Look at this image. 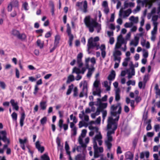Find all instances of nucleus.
<instances>
[{
	"mask_svg": "<svg viewBox=\"0 0 160 160\" xmlns=\"http://www.w3.org/2000/svg\"><path fill=\"white\" fill-rule=\"evenodd\" d=\"M146 83L143 82L141 81L139 82L138 83V87L139 88H144L145 86Z\"/></svg>",
	"mask_w": 160,
	"mask_h": 160,
	"instance_id": "obj_47",
	"label": "nucleus"
},
{
	"mask_svg": "<svg viewBox=\"0 0 160 160\" xmlns=\"http://www.w3.org/2000/svg\"><path fill=\"white\" fill-rule=\"evenodd\" d=\"M37 44L38 47L40 48H42L43 47L44 42H42L40 40L38 39L37 41Z\"/></svg>",
	"mask_w": 160,
	"mask_h": 160,
	"instance_id": "obj_37",
	"label": "nucleus"
},
{
	"mask_svg": "<svg viewBox=\"0 0 160 160\" xmlns=\"http://www.w3.org/2000/svg\"><path fill=\"white\" fill-rule=\"evenodd\" d=\"M159 149H160V145L155 146L153 148V151L154 152H158Z\"/></svg>",
	"mask_w": 160,
	"mask_h": 160,
	"instance_id": "obj_62",
	"label": "nucleus"
},
{
	"mask_svg": "<svg viewBox=\"0 0 160 160\" xmlns=\"http://www.w3.org/2000/svg\"><path fill=\"white\" fill-rule=\"evenodd\" d=\"M120 90L119 89L116 90L115 92V100L117 101H119L120 99Z\"/></svg>",
	"mask_w": 160,
	"mask_h": 160,
	"instance_id": "obj_31",
	"label": "nucleus"
},
{
	"mask_svg": "<svg viewBox=\"0 0 160 160\" xmlns=\"http://www.w3.org/2000/svg\"><path fill=\"white\" fill-rule=\"evenodd\" d=\"M110 119L108 123L107 128L108 131L107 133V139L105 141V143L107 146L108 149L110 150L112 146L111 142L112 141V138L111 134L114 133V131L117 127V124L115 123H111Z\"/></svg>",
	"mask_w": 160,
	"mask_h": 160,
	"instance_id": "obj_1",
	"label": "nucleus"
},
{
	"mask_svg": "<svg viewBox=\"0 0 160 160\" xmlns=\"http://www.w3.org/2000/svg\"><path fill=\"white\" fill-rule=\"evenodd\" d=\"M77 128H74L71 129L72 135L73 136H75L76 135L77 133Z\"/></svg>",
	"mask_w": 160,
	"mask_h": 160,
	"instance_id": "obj_58",
	"label": "nucleus"
},
{
	"mask_svg": "<svg viewBox=\"0 0 160 160\" xmlns=\"http://www.w3.org/2000/svg\"><path fill=\"white\" fill-rule=\"evenodd\" d=\"M132 12L131 9H128L124 11L123 8H122L120 10L119 13V16L120 18L122 17L123 18L128 17Z\"/></svg>",
	"mask_w": 160,
	"mask_h": 160,
	"instance_id": "obj_9",
	"label": "nucleus"
},
{
	"mask_svg": "<svg viewBox=\"0 0 160 160\" xmlns=\"http://www.w3.org/2000/svg\"><path fill=\"white\" fill-rule=\"evenodd\" d=\"M99 38L98 37H96L94 38L92 37L90 38L88 41V48H98V45L99 43L98 41H99Z\"/></svg>",
	"mask_w": 160,
	"mask_h": 160,
	"instance_id": "obj_7",
	"label": "nucleus"
},
{
	"mask_svg": "<svg viewBox=\"0 0 160 160\" xmlns=\"http://www.w3.org/2000/svg\"><path fill=\"white\" fill-rule=\"evenodd\" d=\"M92 93L94 95H98L99 97L101 96V90L99 87H93Z\"/></svg>",
	"mask_w": 160,
	"mask_h": 160,
	"instance_id": "obj_16",
	"label": "nucleus"
},
{
	"mask_svg": "<svg viewBox=\"0 0 160 160\" xmlns=\"http://www.w3.org/2000/svg\"><path fill=\"white\" fill-rule=\"evenodd\" d=\"M127 84L128 86L130 85L134 86L135 84V81L134 80H129L127 82Z\"/></svg>",
	"mask_w": 160,
	"mask_h": 160,
	"instance_id": "obj_48",
	"label": "nucleus"
},
{
	"mask_svg": "<svg viewBox=\"0 0 160 160\" xmlns=\"http://www.w3.org/2000/svg\"><path fill=\"white\" fill-rule=\"evenodd\" d=\"M78 95V89L76 87H75L73 89V96L77 97Z\"/></svg>",
	"mask_w": 160,
	"mask_h": 160,
	"instance_id": "obj_57",
	"label": "nucleus"
},
{
	"mask_svg": "<svg viewBox=\"0 0 160 160\" xmlns=\"http://www.w3.org/2000/svg\"><path fill=\"white\" fill-rule=\"evenodd\" d=\"M107 156L108 158H110L111 160L113 159V154L112 153L108 152L107 154Z\"/></svg>",
	"mask_w": 160,
	"mask_h": 160,
	"instance_id": "obj_64",
	"label": "nucleus"
},
{
	"mask_svg": "<svg viewBox=\"0 0 160 160\" xmlns=\"http://www.w3.org/2000/svg\"><path fill=\"white\" fill-rule=\"evenodd\" d=\"M84 138L79 137L78 138V142L79 144L81 145V147L84 149H85L87 146V144L89 143V138L88 137H87L84 139V141H83Z\"/></svg>",
	"mask_w": 160,
	"mask_h": 160,
	"instance_id": "obj_10",
	"label": "nucleus"
},
{
	"mask_svg": "<svg viewBox=\"0 0 160 160\" xmlns=\"http://www.w3.org/2000/svg\"><path fill=\"white\" fill-rule=\"evenodd\" d=\"M80 87L83 86L82 90L84 92H88V83L86 81H82L79 84Z\"/></svg>",
	"mask_w": 160,
	"mask_h": 160,
	"instance_id": "obj_22",
	"label": "nucleus"
},
{
	"mask_svg": "<svg viewBox=\"0 0 160 160\" xmlns=\"http://www.w3.org/2000/svg\"><path fill=\"white\" fill-rule=\"evenodd\" d=\"M1 140H2L4 142L6 143L7 144H5L3 146V149L4 150V149L8 148V145L10 143L9 139L7 137V133L5 131H0V147L2 145L1 142Z\"/></svg>",
	"mask_w": 160,
	"mask_h": 160,
	"instance_id": "obj_6",
	"label": "nucleus"
},
{
	"mask_svg": "<svg viewBox=\"0 0 160 160\" xmlns=\"http://www.w3.org/2000/svg\"><path fill=\"white\" fill-rule=\"evenodd\" d=\"M121 107L120 103H118L116 106L112 105L111 108V116L108 117V123L109 120L110 119L111 123H115L117 124V122L118 120L119 115L121 113Z\"/></svg>",
	"mask_w": 160,
	"mask_h": 160,
	"instance_id": "obj_4",
	"label": "nucleus"
},
{
	"mask_svg": "<svg viewBox=\"0 0 160 160\" xmlns=\"http://www.w3.org/2000/svg\"><path fill=\"white\" fill-rule=\"evenodd\" d=\"M22 7L24 8V9L25 10H27L28 9V3L26 2H24L22 5Z\"/></svg>",
	"mask_w": 160,
	"mask_h": 160,
	"instance_id": "obj_59",
	"label": "nucleus"
},
{
	"mask_svg": "<svg viewBox=\"0 0 160 160\" xmlns=\"http://www.w3.org/2000/svg\"><path fill=\"white\" fill-rule=\"evenodd\" d=\"M157 30L158 28H153L151 32V39L152 41H154L156 39Z\"/></svg>",
	"mask_w": 160,
	"mask_h": 160,
	"instance_id": "obj_14",
	"label": "nucleus"
},
{
	"mask_svg": "<svg viewBox=\"0 0 160 160\" xmlns=\"http://www.w3.org/2000/svg\"><path fill=\"white\" fill-rule=\"evenodd\" d=\"M97 102L98 104V105L99 107V108H100L101 109L102 108H106L107 106V104L106 103H102L101 102V100L99 98H98L97 99Z\"/></svg>",
	"mask_w": 160,
	"mask_h": 160,
	"instance_id": "obj_25",
	"label": "nucleus"
},
{
	"mask_svg": "<svg viewBox=\"0 0 160 160\" xmlns=\"http://www.w3.org/2000/svg\"><path fill=\"white\" fill-rule=\"evenodd\" d=\"M102 136L101 133L96 134L93 139V148L94 149V157L95 158H98L100 156L99 153L103 152V149L102 147H98L97 146L98 142L99 146L102 145Z\"/></svg>",
	"mask_w": 160,
	"mask_h": 160,
	"instance_id": "obj_2",
	"label": "nucleus"
},
{
	"mask_svg": "<svg viewBox=\"0 0 160 160\" xmlns=\"http://www.w3.org/2000/svg\"><path fill=\"white\" fill-rule=\"evenodd\" d=\"M6 85L5 82L2 81H0V87L3 89H5Z\"/></svg>",
	"mask_w": 160,
	"mask_h": 160,
	"instance_id": "obj_43",
	"label": "nucleus"
},
{
	"mask_svg": "<svg viewBox=\"0 0 160 160\" xmlns=\"http://www.w3.org/2000/svg\"><path fill=\"white\" fill-rule=\"evenodd\" d=\"M41 158L42 160H50L49 157L48 155L46 154H44L41 156ZM34 160H38V158H35Z\"/></svg>",
	"mask_w": 160,
	"mask_h": 160,
	"instance_id": "obj_35",
	"label": "nucleus"
},
{
	"mask_svg": "<svg viewBox=\"0 0 160 160\" xmlns=\"http://www.w3.org/2000/svg\"><path fill=\"white\" fill-rule=\"evenodd\" d=\"M149 79V75L148 74L145 75L144 77L143 81L144 82L146 83V82Z\"/></svg>",
	"mask_w": 160,
	"mask_h": 160,
	"instance_id": "obj_61",
	"label": "nucleus"
},
{
	"mask_svg": "<svg viewBox=\"0 0 160 160\" xmlns=\"http://www.w3.org/2000/svg\"><path fill=\"white\" fill-rule=\"evenodd\" d=\"M85 156H82L81 155L79 154L76 156L75 160H83L84 159Z\"/></svg>",
	"mask_w": 160,
	"mask_h": 160,
	"instance_id": "obj_46",
	"label": "nucleus"
},
{
	"mask_svg": "<svg viewBox=\"0 0 160 160\" xmlns=\"http://www.w3.org/2000/svg\"><path fill=\"white\" fill-rule=\"evenodd\" d=\"M98 48H96V49L98 50L100 49L101 51H105L106 47L105 45L104 44H102L100 46L99 45V43L98 45Z\"/></svg>",
	"mask_w": 160,
	"mask_h": 160,
	"instance_id": "obj_34",
	"label": "nucleus"
},
{
	"mask_svg": "<svg viewBox=\"0 0 160 160\" xmlns=\"http://www.w3.org/2000/svg\"><path fill=\"white\" fill-rule=\"evenodd\" d=\"M133 26V24L130 22H126L124 24V26L126 28H129Z\"/></svg>",
	"mask_w": 160,
	"mask_h": 160,
	"instance_id": "obj_56",
	"label": "nucleus"
},
{
	"mask_svg": "<svg viewBox=\"0 0 160 160\" xmlns=\"http://www.w3.org/2000/svg\"><path fill=\"white\" fill-rule=\"evenodd\" d=\"M27 140V138H25L24 139H22L21 138L19 139V142L21 144H24L26 143Z\"/></svg>",
	"mask_w": 160,
	"mask_h": 160,
	"instance_id": "obj_55",
	"label": "nucleus"
},
{
	"mask_svg": "<svg viewBox=\"0 0 160 160\" xmlns=\"http://www.w3.org/2000/svg\"><path fill=\"white\" fill-rule=\"evenodd\" d=\"M124 6L125 8H128V7H133L135 6V3L132 2H125Z\"/></svg>",
	"mask_w": 160,
	"mask_h": 160,
	"instance_id": "obj_30",
	"label": "nucleus"
},
{
	"mask_svg": "<svg viewBox=\"0 0 160 160\" xmlns=\"http://www.w3.org/2000/svg\"><path fill=\"white\" fill-rule=\"evenodd\" d=\"M73 88V84H72L71 85H70L69 86L68 88V89L66 93L67 95H69L71 93L72 89Z\"/></svg>",
	"mask_w": 160,
	"mask_h": 160,
	"instance_id": "obj_42",
	"label": "nucleus"
},
{
	"mask_svg": "<svg viewBox=\"0 0 160 160\" xmlns=\"http://www.w3.org/2000/svg\"><path fill=\"white\" fill-rule=\"evenodd\" d=\"M60 39V37L58 35H56L55 37V40H54V46L52 48V50H51V52L52 51H53L54 50L55 48L57 47L58 45V44L59 43V41Z\"/></svg>",
	"mask_w": 160,
	"mask_h": 160,
	"instance_id": "obj_18",
	"label": "nucleus"
},
{
	"mask_svg": "<svg viewBox=\"0 0 160 160\" xmlns=\"http://www.w3.org/2000/svg\"><path fill=\"white\" fill-rule=\"evenodd\" d=\"M102 84L106 88L107 91H109L110 90V85H108V82L107 81H105L103 82Z\"/></svg>",
	"mask_w": 160,
	"mask_h": 160,
	"instance_id": "obj_36",
	"label": "nucleus"
},
{
	"mask_svg": "<svg viewBox=\"0 0 160 160\" xmlns=\"http://www.w3.org/2000/svg\"><path fill=\"white\" fill-rule=\"evenodd\" d=\"M129 20L133 25L134 24H137L138 23L139 18L138 17H135L134 16H132L129 18Z\"/></svg>",
	"mask_w": 160,
	"mask_h": 160,
	"instance_id": "obj_21",
	"label": "nucleus"
},
{
	"mask_svg": "<svg viewBox=\"0 0 160 160\" xmlns=\"http://www.w3.org/2000/svg\"><path fill=\"white\" fill-rule=\"evenodd\" d=\"M70 118L71 120H73V122L74 123H76L77 122V120L76 117L74 116L72 114L70 115Z\"/></svg>",
	"mask_w": 160,
	"mask_h": 160,
	"instance_id": "obj_52",
	"label": "nucleus"
},
{
	"mask_svg": "<svg viewBox=\"0 0 160 160\" xmlns=\"http://www.w3.org/2000/svg\"><path fill=\"white\" fill-rule=\"evenodd\" d=\"M12 34L13 35L17 37L18 38L20 33L18 31L16 30H13L12 31Z\"/></svg>",
	"mask_w": 160,
	"mask_h": 160,
	"instance_id": "obj_49",
	"label": "nucleus"
},
{
	"mask_svg": "<svg viewBox=\"0 0 160 160\" xmlns=\"http://www.w3.org/2000/svg\"><path fill=\"white\" fill-rule=\"evenodd\" d=\"M100 84V80L98 78H97L93 83V87L97 88V87H99V86Z\"/></svg>",
	"mask_w": 160,
	"mask_h": 160,
	"instance_id": "obj_33",
	"label": "nucleus"
},
{
	"mask_svg": "<svg viewBox=\"0 0 160 160\" xmlns=\"http://www.w3.org/2000/svg\"><path fill=\"white\" fill-rule=\"evenodd\" d=\"M47 121V118L46 117L43 118L40 120L41 123L42 125H44L46 123Z\"/></svg>",
	"mask_w": 160,
	"mask_h": 160,
	"instance_id": "obj_53",
	"label": "nucleus"
},
{
	"mask_svg": "<svg viewBox=\"0 0 160 160\" xmlns=\"http://www.w3.org/2000/svg\"><path fill=\"white\" fill-rule=\"evenodd\" d=\"M67 33L69 37V41H73L74 37L73 35L72 34L71 32H67Z\"/></svg>",
	"mask_w": 160,
	"mask_h": 160,
	"instance_id": "obj_50",
	"label": "nucleus"
},
{
	"mask_svg": "<svg viewBox=\"0 0 160 160\" xmlns=\"http://www.w3.org/2000/svg\"><path fill=\"white\" fill-rule=\"evenodd\" d=\"M95 68L93 67H92V68H88V71L87 74V78H90Z\"/></svg>",
	"mask_w": 160,
	"mask_h": 160,
	"instance_id": "obj_26",
	"label": "nucleus"
},
{
	"mask_svg": "<svg viewBox=\"0 0 160 160\" xmlns=\"http://www.w3.org/2000/svg\"><path fill=\"white\" fill-rule=\"evenodd\" d=\"M81 113L82 114H79V117L86 122H88L89 120V116L85 113L83 111H82Z\"/></svg>",
	"mask_w": 160,
	"mask_h": 160,
	"instance_id": "obj_15",
	"label": "nucleus"
},
{
	"mask_svg": "<svg viewBox=\"0 0 160 160\" xmlns=\"http://www.w3.org/2000/svg\"><path fill=\"white\" fill-rule=\"evenodd\" d=\"M18 38L22 40H25L26 38V36L24 34H19Z\"/></svg>",
	"mask_w": 160,
	"mask_h": 160,
	"instance_id": "obj_40",
	"label": "nucleus"
},
{
	"mask_svg": "<svg viewBox=\"0 0 160 160\" xmlns=\"http://www.w3.org/2000/svg\"><path fill=\"white\" fill-rule=\"evenodd\" d=\"M84 22L90 32H92L94 31V27L96 28L98 32H99L101 29V25L98 23L95 20L91 19L89 16L86 17L84 19Z\"/></svg>",
	"mask_w": 160,
	"mask_h": 160,
	"instance_id": "obj_5",
	"label": "nucleus"
},
{
	"mask_svg": "<svg viewBox=\"0 0 160 160\" xmlns=\"http://www.w3.org/2000/svg\"><path fill=\"white\" fill-rule=\"evenodd\" d=\"M82 54L81 53L78 54L77 57V62L78 67H80L82 66L83 64L82 62Z\"/></svg>",
	"mask_w": 160,
	"mask_h": 160,
	"instance_id": "obj_23",
	"label": "nucleus"
},
{
	"mask_svg": "<svg viewBox=\"0 0 160 160\" xmlns=\"http://www.w3.org/2000/svg\"><path fill=\"white\" fill-rule=\"evenodd\" d=\"M139 40V37L135 36L134 39L131 41L129 43L130 45L135 47H137L138 44Z\"/></svg>",
	"mask_w": 160,
	"mask_h": 160,
	"instance_id": "obj_13",
	"label": "nucleus"
},
{
	"mask_svg": "<svg viewBox=\"0 0 160 160\" xmlns=\"http://www.w3.org/2000/svg\"><path fill=\"white\" fill-rule=\"evenodd\" d=\"M10 102L13 109L16 111H18V110L19 107L18 105V103L17 102H16L14 99H12L11 100Z\"/></svg>",
	"mask_w": 160,
	"mask_h": 160,
	"instance_id": "obj_20",
	"label": "nucleus"
},
{
	"mask_svg": "<svg viewBox=\"0 0 160 160\" xmlns=\"http://www.w3.org/2000/svg\"><path fill=\"white\" fill-rule=\"evenodd\" d=\"M154 89L156 95L160 96V89L159 88L158 85L157 84L155 85Z\"/></svg>",
	"mask_w": 160,
	"mask_h": 160,
	"instance_id": "obj_38",
	"label": "nucleus"
},
{
	"mask_svg": "<svg viewBox=\"0 0 160 160\" xmlns=\"http://www.w3.org/2000/svg\"><path fill=\"white\" fill-rule=\"evenodd\" d=\"M141 44L142 46L145 47L147 49H149L150 48V42L148 41H146V40L143 38L141 40Z\"/></svg>",
	"mask_w": 160,
	"mask_h": 160,
	"instance_id": "obj_17",
	"label": "nucleus"
},
{
	"mask_svg": "<svg viewBox=\"0 0 160 160\" xmlns=\"http://www.w3.org/2000/svg\"><path fill=\"white\" fill-rule=\"evenodd\" d=\"M47 102L45 101H42L40 103V107L41 109L43 110H45L47 107Z\"/></svg>",
	"mask_w": 160,
	"mask_h": 160,
	"instance_id": "obj_29",
	"label": "nucleus"
},
{
	"mask_svg": "<svg viewBox=\"0 0 160 160\" xmlns=\"http://www.w3.org/2000/svg\"><path fill=\"white\" fill-rule=\"evenodd\" d=\"M76 6L79 8L81 9L84 13L87 12L88 5L86 1L85 0L81 2H77Z\"/></svg>",
	"mask_w": 160,
	"mask_h": 160,
	"instance_id": "obj_8",
	"label": "nucleus"
},
{
	"mask_svg": "<svg viewBox=\"0 0 160 160\" xmlns=\"http://www.w3.org/2000/svg\"><path fill=\"white\" fill-rule=\"evenodd\" d=\"M158 18V15H154L152 16V22L153 28H158V22H157Z\"/></svg>",
	"mask_w": 160,
	"mask_h": 160,
	"instance_id": "obj_24",
	"label": "nucleus"
},
{
	"mask_svg": "<svg viewBox=\"0 0 160 160\" xmlns=\"http://www.w3.org/2000/svg\"><path fill=\"white\" fill-rule=\"evenodd\" d=\"M65 148L67 154L68 155H69L70 154V152L69 151V147L67 142H65Z\"/></svg>",
	"mask_w": 160,
	"mask_h": 160,
	"instance_id": "obj_39",
	"label": "nucleus"
},
{
	"mask_svg": "<svg viewBox=\"0 0 160 160\" xmlns=\"http://www.w3.org/2000/svg\"><path fill=\"white\" fill-rule=\"evenodd\" d=\"M36 148L38 149V151L41 153H42L44 150V148L43 146L41 145L40 142L39 141H37L35 143Z\"/></svg>",
	"mask_w": 160,
	"mask_h": 160,
	"instance_id": "obj_19",
	"label": "nucleus"
},
{
	"mask_svg": "<svg viewBox=\"0 0 160 160\" xmlns=\"http://www.w3.org/2000/svg\"><path fill=\"white\" fill-rule=\"evenodd\" d=\"M86 70V68L85 67H83L81 70L79 68L75 67L72 69V73H75L76 74L81 73L83 74L84 73Z\"/></svg>",
	"mask_w": 160,
	"mask_h": 160,
	"instance_id": "obj_12",
	"label": "nucleus"
},
{
	"mask_svg": "<svg viewBox=\"0 0 160 160\" xmlns=\"http://www.w3.org/2000/svg\"><path fill=\"white\" fill-rule=\"evenodd\" d=\"M148 51L145 50H143V56L145 58H146L148 56Z\"/></svg>",
	"mask_w": 160,
	"mask_h": 160,
	"instance_id": "obj_54",
	"label": "nucleus"
},
{
	"mask_svg": "<svg viewBox=\"0 0 160 160\" xmlns=\"http://www.w3.org/2000/svg\"><path fill=\"white\" fill-rule=\"evenodd\" d=\"M11 117L13 120L16 121L17 118V114L15 112H13L11 115Z\"/></svg>",
	"mask_w": 160,
	"mask_h": 160,
	"instance_id": "obj_51",
	"label": "nucleus"
},
{
	"mask_svg": "<svg viewBox=\"0 0 160 160\" xmlns=\"http://www.w3.org/2000/svg\"><path fill=\"white\" fill-rule=\"evenodd\" d=\"M115 77V72L112 70L111 71L110 74L109 75L108 77V79L109 80H112Z\"/></svg>",
	"mask_w": 160,
	"mask_h": 160,
	"instance_id": "obj_28",
	"label": "nucleus"
},
{
	"mask_svg": "<svg viewBox=\"0 0 160 160\" xmlns=\"http://www.w3.org/2000/svg\"><path fill=\"white\" fill-rule=\"evenodd\" d=\"M10 3L14 7H17L18 5V0H12Z\"/></svg>",
	"mask_w": 160,
	"mask_h": 160,
	"instance_id": "obj_41",
	"label": "nucleus"
},
{
	"mask_svg": "<svg viewBox=\"0 0 160 160\" xmlns=\"http://www.w3.org/2000/svg\"><path fill=\"white\" fill-rule=\"evenodd\" d=\"M90 61V59L89 58H87L85 59V64H86V69L87 68H88L89 67V65L88 64L89 61Z\"/></svg>",
	"mask_w": 160,
	"mask_h": 160,
	"instance_id": "obj_60",
	"label": "nucleus"
},
{
	"mask_svg": "<svg viewBox=\"0 0 160 160\" xmlns=\"http://www.w3.org/2000/svg\"><path fill=\"white\" fill-rule=\"evenodd\" d=\"M141 9V7L139 5H137L135 8L132 11V12L134 14H135L139 12Z\"/></svg>",
	"mask_w": 160,
	"mask_h": 160,
	"instance_id": "obj_45",
	"label": "nucleus"
},
{
	"mask_svg": "<svg viewBox=\"0 0 160 160\" xmlns=\"http://www.w3.org/2000/svg\"><path fill=\"white\" fill-rule=\"evenodd\" d=\"M87 133V130L84 129L82 130L81 133L79 137L84 138L86 135Z\"/></svg>",
	"mask_w": 160,
	"mask_h": 160,
	"instance_id": "obj_44",
	"label": "nucleus"
},
{
	"mask_svg": "<svg viewBox=\"0 0 160 160\" xmlns=\"http://www.w3.org/2000/svg\"><path fill=\"white\" fill-rule=\"evenodd\" d=\"M96 124H100L101 121V118L100 117H98L95 121Z\"/></svg>",
	"mask_w": 160,
	"mask_h": 160,
	"instance_id": "obj_63",
	"label": "nucleus"
},
{
	"mask_svg": "<svg viewBox=\"0 0 160 160\" xmlns=\"http://www.w3.org/2000/svg\"><path fill=\"white\" fill-rule=\"evenodd\" d=\"M125 157L127 159L132 160L133 155L130 152H128L125 154Z\"/></svg>",
	"mask_w": 160,
	"mask_h": 160,
	"instance_id": "obj_27",
	"label": "nucleus"
},
{
	"mask_svg": "<svg viewBox=\"0 0 160 160\" xmlns=\"http://www.w3.org/2000/svg\"><path fill=\"white\" fill-rule=\"evenodd\" d=\"M74 76L72 75H70L68 77V79L66 82L67 83H69L70 82L74 81Z\"/></svg>",
	"mask_w": 160,
	"mask_h": 160,
	"instance_id": "obj_32",
	"label": "nucleus"
},
{
	"mask_svg": "<svg viewBox=\"0 0 160 160\" xmlns=\"http://www.w3.org/2000/svg\"><path fill=\"white\" fill-rule=\"evenodd\" d=\"M88 128L89 130H91V131L89 133V135L90 136H92L95 133L96 134H99V133H101L99 131V129L97 127L89 126Z\"/></svg>",
	"mask_w": 160,
	"mask_h": 160,
	"instance_id": "obj_11",
	"label": "nucleus"
},
{
	"mask_svg": "<svg viewBox=\"0 0 160 160\" xmlns=\"http://www.w3.org/2000/svg\"><path fill=\"white\" fill-rule=\"evenodd\" d=\"M125 42V40L123 38L121 34L117 38V42L116 43L113 53L114 61H117L119 62H120L121 58L120 56L122 55V52L118 49L120 48L122 45Z\"/></svg>",
	"mask_w": 160,
	"mask_h": 160,
	"instance_id": "obj_3",
	"label": "nucleus"
}]
</instances>
